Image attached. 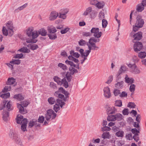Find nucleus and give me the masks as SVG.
<instances>
[{"label": "nucleus", "instance_id": "nucleus-17", "mask_svg": "<svg viewBox=\"0 0 146 146\" xmlns=\"http://www.w3.org/2000/svg\"><path fill=\"white\" fill-rule=\"evenodd\" d=\"M87 45L88 47V48L89 50H85V52L84 53V54L83 55V57L85 56L87 57L88 56V55L89 54V53L90 52L91 50H95L94 48H93L92 47H90L89 45Z\"/></svg>", "mask_w": 146, "mask_h": 146}, {"label": "nucleus", "instance_id": "nucleus-21", "mask_svg": "<svg viewBox=\"0 0 146 146\" xmlns=\"http://www.w3.org/2000/svg\"><path fill=\"white\" fill-rule=\"evenodd\" d=\"M115 109L114 107H108L107 110V111L108 114H112L115 113Z\"/></svg>", "mask_w": 146, "mask_h": 146}, {"label": "nucleus", "instance_id": "nucleus-46", "mask_svg": "<svg viewBox=\"0 0 146 146\" xmlns=\"http://www.w3.org/2000/svg\"><path fill=\"white\" fill-rule=\"evenodd\" d=\"M138 56L140 58H144L146 56V53L145 52H141L139 53Z\"/></svg>", "mask_w": 146, "mask_h": 146}, {"label": "nucleus", "instance_id": "nucleus-60", "mask_svg": "<svg viewBox=\"0 0 146 146\" xmlns=\"http://www.w3.org/2000/svg\"><path fill=\"white\" fill-rule=\"evenodd\" d=\"M125 138L127 140H132L133 139V137L131 133L127 134L125 135Z\"/></svg>", "mask_w": 146, "mask_h": 146}, {"label": "nucleus", "instance_id": "nucleus-25", "mask_svg": "<svg viewBox=\"0 0 146 146\" xmlns=\"http://www.w3.org/2000/svg\"><path fill=\"white\" fill-rule=\"evenodd\" d=\"M33 28L32 27H29L27 29V34L28 36H31V34L33 31Z\"/></svg>", "mask_w": 146, "mask_h": 146}, {"label": "nucleus", "instance_id": "nucleus-57", "mask_svg": "<svg viewBox=\"0 0 146 146\" xmlns=\"http://www.w3.org/2000/svg\"><path fill=\"white\" fill-rule=\"evenodd\" d=\"M111 129L110 127L107 126H105L102 127L101 128V130L102 131H110Z\"/></svg>", "mask_w": 146, "mask_h": 146}, {"label": "nucleus", "instance_id": "nucleus-55", "mask_svg": "<svg viewBox=\"0 0 146 146\" xmlns=\"http://www.w3.org/2000/svg\"><path fill=\"white\" fill-rule=\"evenodd\" d=\"M28 5V3H25L23 5L19 7L18 9H15V11H16L18 9L20 11H21V10H23V9L26 8Z\"/></svg>", "mask_w": 146, "mask_h": 146}, {"label": "nucleus", "instance_id": "nucleus-63", "mask_svg": "<svg viewBox=\"0 0 146 146\" xmlns=\"http://www.w3.org/2000/svg\"><path fill=\"white\" fill-rule=\"evenodd\" d=\"M38 48V45L36 44H32L31 45L30 48L32 50H35L36 49Z\"/></svg>", "mask_w": 146, "mask_h": 146}, {"label": "nucleus", "instance_id": "nucleus-9", "mask_svg": "<svg viewBox=\"0 0 146 146\" xmlns=\"http://www.w3.org/2000/svg\"><path fill=\"white\" fill-rule=\"evenodd\" d=\"M6 26L9 31V36H11L13 34L14 31L13 30V25L12 23L9 21L7 24Z\"/></svg>", "mask_w": 146, "mask_h": 146}, {"label": "nucleus", "instance_id": "nucleus-44", "mask_svg": "<svg viewBox=\"0 0 146 146\" xmlns=\"http://www.w3.org/2000/svg\"><path fill=\"white\" fill-rule=\"evenodd\" d=\"M68 58L69 60L74 61L75 63H78L79 60L78 59L74 58L72 55H70L68 57Z\"/></svg>", "mask_w": 146, "mask_h": 146}, {"label": "nucleus", "instance_id": "nucleus-35", "mask_svg": "<svg viewBox=\"0 0 146 146\" xmlns=\"http://www.w3.org/2000/svg\"><path fill=\"white\" fill-rule=\"evenodd\" d=\"M124 132L122 131H118L115 133V135L119 137H122L123 136Z\"/></svg>", "mask_w": 146, "mask_h": 146}, {"label": "nucleus", "instance_id": "nucleus-45", "mask_svg": "<svg viewBox=\"0 0 146 146\" xmlns=\"http://www.w3.org/2000/svg\"><path fill=\"white\" fill-rule=\"evenodd\" d=\"M31 36H32L33 38L34 39L35 38L37 37L38 36V34L37 31H33V32L32 33V34H31Z\"/></svg>", "mask_w": 146, "mask_h": 146}, {"label": "nucleus", "instance_id": "nucleus-37", "mask_svg": "<svg viewBox=\"0 0 146 146\" xmlns=\"http://www.w3.org/2000/svg\"><path fill=\"white\" fill-rule=\"evenodd\" d=\"M15 82V80L13 78H8V80L7 84L10 85L13 84Z\"/></svg>", "mask_w": 146, "mask_h": 146}, {"label": "nucleus", "instance_id": "nucleus-56", "mask_svg": "<svg viewBox=\"0 0 146 146\" xmlns=\"http://www.w3.org/2000/svg\"><path fill=\"white\" fill-rule=\"evenodd\" d=\"M127 96V93L125 91H123L121 92L119 97L121 98L126 97Z\"/></svg>", "mask_w": 146, "mask_h": 146}, {"label": "nucleus", "instance_id": "nucleus-10", "mask_svg": "<svg viewBox=\"0 0 146 146\" xmlns=\"http://www.w3.org/2000/svg\"><path fill=\"white\" fill-rule=\"evenodd\" d=\"M136 21L135 25H137L139 27H143L144 22L143 20L142 19L141 17L138 15L136 18Z\"/></svg>", "mask_w": 146, "mask_h": 146}, {"label": "nucleus", "instance_id": "nucleus-52", "mask_svg": "<svg viewBox=\"0 0 146 146\" xmlns=\"http://www.w3.org/2000/svg\"><path fill=\"white\" fill-rule=\"evenodd\" d=\"M69 11V9H62L60 10L59 13L66 15L68 13Z\"/></svg>", "mask_w": 146, "mask_h": 146}, {"label": "nucleus", "instance_id": "nucleus-11", "mask_svg": "<svg viewBox=\"0 0 146 146\" xmlns=\"http://www.w3.org/2000/svg\"><path fill=\"white\" fill-rule=\"evenodd\" d=\"M103 91L104 96L107 98H109L111 96L110 88L106 87L104 88Z\"/></svg>", "mask_w": 146, "mask_h": 146}, {"label": "nucleus", "instance_id": "nucleus-58", "mask_svg": "<svg viewBox=\"0 0 146 146\" xmlns=\"http://www.w3.org/2000/svg\"><path fill=\"white\" fill-rule=\"evenodd\" d=\"M11 63H13L15 64L19 65L21 63V60H15L10 62Z\"/></svg>", "mask_w": 146, "mask_h": 146}, {"label": "nucleus", "instance_id": "nucleus-59", "mask_svg": "<svg viewBox=\"0 0 146 146\" xmlns=\"http://www.w3.org/2000/svg\"><path fill=\"white\" fill-rule=\"evenodd\" d=\"M108 24L107 20L105 19H103L102 20V26L103 28H106Z\"/></svg>", "mask_w": 146, "mask_h": 146}, {"label": "nucleus", "instance_id": "nucleus-43", "mask_svg": "<svg viewBox=\"0 0 146 146\" xmlns=\"http://www.w3.org/2000/svg\"><path fill=\"white\" fill-rule=\"evenodd\" d=\"M60 106L58 104H56L54 106L53 109L57 113L60 110Z\"/></svg>", "mask_w": 146, "mask_h": 146}, {"label": "nucleus", "instance_id": "nucleus-61", "mask_svg": "<svg viewBox=\"0 0 146 146\" xmlns=\"http://www.w3.org/2000/svg\"><path fill=\"white\" fill-rule=\"evenodd\" d=\"M136 106L133 102H129L128 105L127 107L131 108H135Z\"/></svg>", "mask_w": 146, "mask_h": 146}, {"label": "nucleus", "instance_id": "nucleus-1", "mask_svg": "<svg viewBox=\"0 0 146 146\" xmlns=\"http://www.w3.org/2000/svg\"><path fill=\"white\" fill-rule=\"evenodd\" d=\"M45 117L47 121L50 120L54 119L56 116V114L52 109H50L46 111V113L45 115Z\"/></svg>", "mask_w": 146, "mask_h": 146}, {"label": "nucleus", "instance_id": "nucleus-41", "mask_svg": "<svg viewBox=\"0 0 146 146\" xmlns=\"http://www.w3.org/2000/svg\"><path fill=\"white\" fill-rule=\"evenodd\" d=\"M54 80L57 82L58 84L61 85V80L60 78L58 76H55L54 78Z\"/></svg>", "mask_w": 146, "mask_h": 146}, {"label": "nucleus", "instance_id": "nucleus-64", "mask_svg": "<svg viewBox=\"0 0 146 146\" xmlns=\"http://www.w3.org/2000/svg\"><path fill=\"white\" fill-rule=\"evenodd\" d=\"M133 138L135 141L136 142H137L139 139V135L138 134H137V133L135 134L133 137Z\"/></svg>", "mask_w": 146, "mask_h": 146}, {"label": "nucleus", "instance_id": "nucleus-29", "mask_svg": "<svg viewBox=\"0 0 146 146\" xmlns=\"http://www.w3.org/2000/svg\"><path fill=\"white\" fill-rule=\"evenodd\" d=\"M144 9V7L141 4H138L136 7V10L138 12L142 11Z\"/></svg>", "mask_w": 146, "mask_h": 146}, {"label": "nucleus", "instance_id": "nucleus-53", "mask_svg": "<svg viewBox=\"0 0 146 146\" xmlns=\"http://www.w3.org/2000/svg\"><path fill=\"white\" fill-rule=\"evenodd\" d=\"M120 93V91L118 89H115L113 91V94L115 96H117L119 95V96Z\"/></svg>", "mask_w": 146, "mask_h": 146}, {"label": "nucleus", "instance_id": "nucleus-38", "mask_svg": "<svg viewBox=\"0 0 146 146\" xmlns=\"http://www.w3.org/2000/svg\"><path fill=\"white\" fill-rule=\"evenodd\" d=\"M48 101L49 103L51 105L54 104L55 102L54 98L52 97L48 98Z\"/></svg>", "mask_w": 146, "mask_h": 146}, {"label": "nucleus", "instance_id": "nucleus-7", "mask_svg": "<svg viewBox=\"0 0 146 146\" xmlns=\"http://www.w3.org/2000/svg\"><path fill=\"white\" fill-rule=\"evenodd\" d=\"M128 71V68L127 66L125 65H121L119 70L117 74L116 75V76L117 78L116 79V81H118L119 80V75L122 73H124L126 71Z\"/></svg>", "mask_w": 146, "mask_h": 146}, {"label": "nucleus", "instance_id": "nucleus-12", "mask_svg": "<svg viewBox=\"0 0 146 146\" xmlns=\"http://www.w3.org/2000/svg\"><path fill=\"white\" fill-rule=\"evenodd\" d=\"M58 16V13L55 11H52L50 14L49 19L50 21L55 20Z\"/></svg>", "mask_w": 146, "mask_h": 146}, {"label": "nucleus", "instance_id": "nucleus-40", "mask_svg": "<svg viewBox=\"0 0 146 146\" xmlns=\"http://www.w3.org/2000/svg\"><path fill=\"white\" fill-rule=\"evenodd\" d=\"M57 103L58 104L61 108H62L63 106L65 104L64 102H63L62 100L59 99H57L56 100Z\"/></svg>", "mask_w": 146, "mask_h": 146}, {"label": "nucleus", "instance_id": "nucleus-50", "mask_svg": "<svg viewBox=\"0 0 146 146\" xmlns=\"http://www.w3.org/2000/svg\"><path fill=\"white\" fill-rule=\"evenodd\" d=\"M115 106L118 107H121L122 106V102L121 100H117L115 101Z\"/></svg>", "mask_w": 146, "mask_h": 146}, {"label": "nucleus", "instance_id": "nucleus-14", "mask_svg": "<svg viewBox=\"0 0 146 146\" xmlns=\"http://www.w3.org/2000/svg\"><path fill=\"white\" fill-rule=\"evenodd\" d=\"M23 116L21 115H18L17 117L16 118L17 122L18 124H21L23 123V121L25 119H27L26 118L23 119Z\"/></svg>", "mask_w": 146, "mask_h": 146}, {"label": "nucleus", "instance_id": "nucleus-3", "mask_svg": "<svg viewBox=\"0 0 146 146\" xmlns=\"http://www.w3.org/2000/svg\"><path fill=\"white\" fill-rule=\"evenodd\" d=\"M130 36L134 38L133 42H135V41L139 40L141 39L142 37V33L141 32H139L134 34V32L132 31L130 33Z\"/></svg>", "mask_w": 146, "mask_h": 146}, {"label": "nucleus", "instance_id": "nucleus-5", "mask_svg": "<svg viewBox=\"0 0 146 146\" xmlns=\"http://www.w3.org/2000/svg\"><path fill=\"white\" fill-rule=\"evenodd\" d=\"M90 14L91 18L93 19L95 17V13H94V11L92 10V8L91 7L87 8L83 13L82 15L84 16H86Z\"/></svg>", "mask_w": 146, "mask_h": 146}, {"label": "nucleus", "instance_id": "nucleus-49", "mask_svg": "<svg viewBox=\"0 0 146 146\" xmlns=\"http://www.w3.org/2000/svg\"><path fill=\"white\" fill-rule=\"evenodd\" d=\"M2 32L3 35L6 36H7L8 33V30L5 27H3L2 29Z\"/></svg>", "mask_w": 146, "mask_h": 146}, {"label": "nucleus", "instance_id": "nucleus-32", "mask_svg": "<svg viewBox=\"0 0 146 146\" xmlns=\"http://www.w3.org/2000/svg\"><path fill=\"white\" fill-rule=\"evenodd\" d=\"M11 102L9 101L7 103V105L6 106V108L8 111H10L13 110V108L12 105L11 104Z\"/></svg>", "mask_w": 146, "mask_h": 146}, {"label": "nucleus", "instance_id": "nucleus-13", "mask_svg": "<svg viewBox=\"0 0 146 146\" xmlns=\"http://www.w3.org/2000/svg\"><path fill=\"white\" fill-rule=\"evenodd\" d=\"M17 108L19 109V112L21 114H24L27 113V110L21 104L17 103Z\"/></svg>", "mask_w": 146, "mask_h": 146}, {"label": "nucleus", "instance_id": "nucleus-2", "mask_svg": "<svg viewBox=\"0 0 146 146\" xmlns=\"http://www.w3.org/2000/svg\"><path fill=\"white\" fill-rule=\"evenodd\" d=\"M100 41V39L99 38H95V37H91L89 40L88 43H87V45H89L90 47L97 50L99 48L96 46V43L99 42Z\"/></svg>", "mask_w": 146, "mask_h": 146}, {"label": "nucleus", "instance_id": "nucleus-39", "mask_svg": "<svg viewBox=\"0 0 146 146\" xmlns=\"http://www.w3.org/2000/svg\"><path fill=\"white\" fill-rule=\"evenodd\" d=\"M69 70L70 72V73L72 75H73L74 73H77L78 72V70L75 69L74 67H70L69 68Z\"/></svg>", "mask_w": 146, "mask_h": 146}, {"label": "nucleus", "instance_id": "nucleus-23", "mask_svg": "<svg viewBox=\"0 0 146 146\" xmlns=\"http://www.w3.org/2000/svg\"><path fill=\"white\" fill-rule=\"evenodd\" d=\"M13 98L17 99L19 101H21L24 99V97L21 94L14 95Z\"/></svg>", "mask_w": 146, "mask_h": 146}, {"label": "nucleus", "instance_id": "nucleus-30", "mask_svg": "<svg viewBox=\"0 0 146 146\" xmlns=\"http://www.w3.org/2000/svg\"><path fill=\"white\" fill-rule=\"evenodd\" d=\"M18 145L21 146H23V144L20 138H19L17 136L13 140Z\"/></svg>", "mask_w": 146, "mask_h": 146}, {"label": "nucleus", "instance_id": "nucleus-6", "mask_svg": "<svg viewBox=\"0 0 146 146\" xmlns=\"http://www.w3.org/2000/svg\"><path fill=\"white\" fill-rule=\"evenodd\" d=\"M90 32L91 34H93L95 38H100L102 35V32L99 31L98 28H92L90 30Z\"/></svg>", "mask_w": 146, "mask_h": 146}, {"label": "nucleus", "instance_id": "nucleus-22", "mask_svg": "<svg viewBox=\"0 0 146 146\" xmlns=\"http://www.w3.org/2000/svg\"><path fill=\"white\" fill-rule=\"evenodd\" d=\"M39 34L43 36H45L46 35L47 31L43 28H42L38 31Z\"/></svg>", "mask_w": 146, "mask_h": 146}, {"label": "nucleus", "instance_id": "nucleus-42", "mask_svg": "<svg viewBox=\"0 0 146 146\" xmlns=\"http://www.w3.org/2000/svg\"><path fill=\"white\" fill-rule=\"evenodd\" d=\"M49 38L52 40H54L57 38L56 35V34L50 33L48 35Z\"/></svg>", "mask_w": 146, "mask_h": 146}, {"label": "nucleus", "instance_id": "nucleus-33", "mask_svg": "<svg viewBox=\"0 0 146 146\" xmlns=\"http://www.w3.org/2000/svg\"><path fill=\"white\" fill-rule=\"evenodd\" d=\"M18 51L27 53H28L30 52V50L26 47H23L19 50Z\"/></svg>", "mask_w": 146, "mask_h": 146}, {"label": "nucleus", "instance_id": "nucleus-19", "mask_svg": "<svg viewBox=\"0 0 146 146\" xmlns=\"http://www.w3.org/2000/svg\"><path fill=\"white\" fill-rule=\"evenodd\" d=\"M9 136L11 139L14 140L17 136V135L13 130L11 129L9 133Z\"/></svg>", "mask_w": 146, "mask_h": 146}, {"label": "nucleus", "instance_id": "nucleus-47", "mask_svg": "<svg viewBox=\"0 0 146 146\" xmlns=\"http://www.w3.org/2000/svg\"><path fill=\"white\" fill-rule=\"evenodd\" d=\"M130 88L129 90L132 92L131 94L134 92L135 90V86L134 84H131Z\"/></svg>", "mask_w": 146, "mask_h": 146}, {"label": "nucleus", "instance_id": "nucleus-28", "mask_svg": "<svg viewBox=\"0 0 146 146\" xmlns=\"http://www.w3.org/2000/svg\"><path fill=\"white\" fill-rule=\"evenodd\" d=\"M115 120L121 121L123 118L122 115L119 113H117L115 115Z\"/></svg>", "mask_w": 146, "mask_h": 146}, {"label": "nucleus", "instance_id": "nucleus-20", "mask_svg": "<svg viewBox=\"0 0 146 146\" xmlns=\"http://www.w3.org/2000/svg\"><path fill=\"white\" fill-rule=\"evenodd\" d=\"M23 123L21 124V129L23 131L27 130L26 127L27 123V119H25L23 121Z\"/></svg>", "mask_w": 146, "mask_h": 146}, {"label": "nucleus", "instance_id": "nucleus-15", "mask_svg": "<svg viewBox=\"0 0 146 146\" xmlns=\"http://www.w3.org/2000/svg\"><path fill=\"white\" fill-rule=\"evenodd\" d=\"M2 114L3 120L5 121H7L8 120L9 118V112L6 110H3Z\"/></svg>", "mask_w": 146, "mask_h": 146}, {"label": "nucleus", "instance_id": "nucleus-16", "mask_svg": "<svg viewBox=\"0 0 146 146\" xmlns=\"http://www.w3.org/2000/svg\"><path fill=\"white\" fill-rule=\"evenodd\" d=\"M65 62L67 64L70 65L71 67H75L78 69L80 68L79 64L76 65L73 62L69 61L68 60H66Z\"/></svg>", "mask_w": 146, "mask_h": 146}, {"label": "nucleus", "instance_id": "nucleus-8", "mask_svg": "<svg viewBox=\"0 0 146 146\" xmlns=\"http://www.w3.org/2000/svg\"><path fill=\"white\" fill-rule=\"evenodd\" d=\"M133 45V49L135 52H138L140 51L143 48L142 43L140 42H135Z\"/></svg>", "mask_w": 146, "mask_h": 146}, {"label": "nucleus", "instance_id": "nucleus-51", "mask_svg": "<svg viewBox=\"0 0 146 146\" xmlns=\"http://www.w3.org/2000/svg\"><path fill=\"white\" fill-rule=\"evenodd\" d=\"M10 95V93L7 92L6 93L4 94L1 95L0 97L4 99H6L9 97Z\"/></svg>", "mask_w": 146, "mask_h": 146}, {"label": "nucleus", "instance_id": "nucleus-31", "mask_svg": "<svg viewBox=\"0 0 146 146\" xmlns=\"http://www.w3.org/2000/svg\"><path fill=\"white\" fill-rule=\"evenodd\" d=\"M70 54L72 56H74L77 58H78L80 56L78 52H74L73 50H71L70 51Z\"/></svg>", "mask_w": 146, "mask_h": 146}, {"label": "nucleus", "instance_id": "nucleus-27", "mask_svg": "<svg viewBox=\"0 0 146 146\" xmlns=\"http://www.w3.org/2000/svg\"><path fill=\"white\" fill-rule=\"evenodd\" d=\"M101 137L102 138L104 139H109L110 137V135L109 132H106L103 133Z\"/></svg>", "mask_w": 146, "mask_h": 146}, {"label": "nucleus", "instance_id": "nucleus-34", "mask_svg": "<svg viewBox=\"0 0 146 146\" xmlns=\"http://www.w3.org/2000/svg\"><path fill=\"white\" fill-rule=\"evenodd\" d=\"M104 5V2H98V1L95 6L98 8L100 9L102 8Z\"/></svg>", "mask_w": 146, "mask_h": 146}, {"label": "nucleus", "instance_id": "nucleus-54", "mask_svg": "<svg viewBox=\"0 0 146 146\" xmlns=\"http://www.w3.org/2000/svg\"><path fill=\"white\" fill-rule=\"evenodd\" d=\"M58 66L62 68L64 70H65L66 69L67 67L66 66L62 63H59L58 65Z\"/></svg>", "mask_w": 146, "mask_h": 146}, {"label": "nucleus", "instance_id": "nucleus-4", "mask_svg": "<svg viewBox=\"0 0 146 146\" xmlns=\"http://www.w3.org/2000/svg\"><path fill=\"white\" fill-rule=\"evenodd\" d=\"M126 64L130 68L129 70L130 72L134 74H138L140 73V70L135 64H132L130 63H127Z\"/></svg>", "mask_w": 146, "mask_h": 146}, {"label": "nucleus", "instance_id": "nucleus-62", "mask_svg": "<svg viewBox=\"0 0 146 146\" xmlns=\"http://www.w3.org/2000/svg\"><path fill=\"white\" fill-rule=\"evenodd\" d=\"M98 17L100 20L104 18V13L102 11L100 12L99 13Z\"/></svg>", "mask_w": 146, "mask_h": 146}, {"label": "nucleus", "instance_id": "nucleus-18", "mask_svg": "<svg viewBox=\"0 0 146 146\" xmlns=\"http://www.w3.org/2000/svg\"><path fill=\"white\" fill-rule=\"evenodd\" d=\"M125 82L127 83L132 84L133 83L134 79L132 78H129L127 74H126L125 78Z\"/></svg>", "mask_w": 146, "mask_h": 146}, {"label": "nucleus", "instance_id": "nucleus-24", "mask_svg": "<svg viewBox=\"0 0 146 146\" xmlns=\"http://www.w3.org/2000/svg\"><path fill=\"white\" fill-rule=\"evenodd\" d=\"M47 29L48 32L51 33H54L56 31L55 28L52 26L48 27Z\"/></svg>", "mask_w": 146, "mask_h": 146}, {"label": "nucleus", "instance_id": "nucleus-36", "mask_svg": "<svg viewBox=\"0 0 146 146\" xmlns=\"http://www.w3.org/2000/svg\"><path fill=\"white\" fill-rule=\"evenodd\" d=\"M107 120L108 121H115V115H109L107 117Z\"/></svg>", "mask_w": 146, "mask_h": 146}, {"label": "nucleus", "instance_id": "nucleus-48", "mask_svg": "<svg viewBox=\"0 0 146 146\" xmlns=\"http://www.w3.org/2000/svg\"><path fill=\"white\" fill-rule=\"evenodd\" d=\"M11 87L10 85H8L5 86L2 92H5L8 91H10L11 89Z\"/></svg>", "mask_w": 146, "mask_h": 146}, {"label": "nucleus", "instance_id": "nucleus-26", "mask_svg": "<svg viewBox=\"0 0 146 146\" xmlns=\"http://www.w3.org/2000/svg\"><path fill=\"white\" fill-rule=\"evenodd\" d=\"M124 82L121 81L120 82H118L117 83L115 84V87L117 88H122L123 86Z\"/></svg>", "mask_w": 146, "mask_h": 146}]
</instances>
